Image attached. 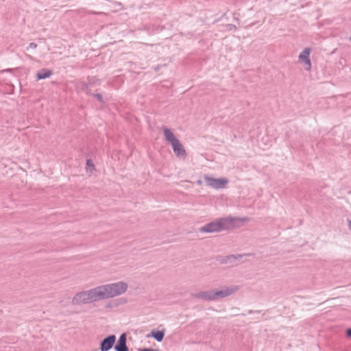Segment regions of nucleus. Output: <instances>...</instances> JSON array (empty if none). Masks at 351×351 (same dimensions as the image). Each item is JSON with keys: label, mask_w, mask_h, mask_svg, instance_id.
Segmentation results:
<instances>
[{"label": "nucleus", "mask_w": 351, "mask_h": 351, "mask_svg": "<svg viewBox=\"0 0 351 351\" xmlns=\"http://www.w3.org/2000/svg\"><path fill=\"white\" fill-rule=\"evenodd\" d=\"M241 221L239 219L224 218L208 223L201 228V230L206 232H218L223 230L232 229L239 226Z\"/></svg>", "instance_id": "nucleus-1"}, {"label": "nucleus", "mask_w": 351, "mask_h": 351, "mask_svg": "<svg viewBox=\"0 0 351 351\" xmlns=\"http://www.w3.org/2000/svg\"><path fill=\"white\" fill-rule=\"evenodd\" d=\"M105 285L108 298H113L124 293L128 287V284L122 281Z\"/></svg>", "instance_id": "nucleus-2"}, {"label": "nucleus", "mask_w": 351, "mask_h": 351, "mask_svg": "<svg viewBox=\"0 0 351 351\" xmlns=\"http://www.w3.org/2000/svg\"><path fill=\"white\" fill-rule=\"evenodd\" d=\"M89 291L93 302L109 298L105 285L90 289Z\"/></svg>", "instance_id": "nucleus-3"}, {"label": "nucleus", "mask_w": 351, "mask_h": 351, "mask_svg": "<svg viewBox=\"0 0 351 351\" xmlns=\"http://www.w3.org/2000/svg\"><path fill=\"white\" fill-rule=\"evenodd\" d=\"M206 184L215 189H223L228 183V180L226 178H214L208 176L204 177Z\"/></svg>", "instance_id": "nucleus-4"}, {"label": "nucleus", "mask_w": 351, "mask_h": 351, "mask_svg": "<svg viewBox=\"0 0 351 351\" xmlns=\"http://www.w3.org/2000/svg\"><path fill=\"white\" fill-rule=\"evenodd\" d=\"M90 291H82L77 293L73 298L72 302L74 304H81L92 302Z\"/></svg>", "instance_id": "nucleus-5"}, {"label": "nucleus", "mask_w": 351, "mask_h": 351, "mask_svg": "<svg viewBox=\"0 0 351 351\" xmlns=\"http://www.w3.org/2000/svg\"><path fill=\"white\" fill-rule=\"evenodd\" d=\"M311 49L309 48H305L299 55V61L302 64H304V69L306 71L311 69V62L310 60Z\"/></svg>", "instance_id": "nucleus-6"}, {"label": "nucleus", "mask_w": 351, "mask_h": 351, "mask_svg": "<svg viewBox=\"0 0 351 351\" xmlns=\"http://www.w3.org/2000/svg\"><path fill=\"white\" fill-rule=\"evenodd\" d=\"M116 340L114 335H110L104 339L101 343V351H108L114 345Z\"/></svg>", "instance_id": "nucleus-7"}, {"label": "nucleus", "mask_w": 351, "mask_h": 351, "mask_svg": "<svg viewBox=\"0 0 351 351\" xmlns=\"http://www.w3.org/2000/svg\"><path fill=\"white\" fill-rule=\"evenodd\" d=\"M232 293V291L228 289H225L219 291H216L214 293L209 294L208 295H205L204 298L209 300H214L218 298H223L230 295Z\"/></svg>", "instance_id": "nucleus-8"}, {"label": "nucleus", "mask_w": 351, "mask_h": 351, "mask_svg": "<svg viewBox=\"0 0 351 351\" xmlns=\"http://www.w3.org/2000/svg\"><path fill=\"white\" fill-rule=\"evenodd\" d=\"M116 351H128V348L126 346V335L122 334L119 339L117 345L114 346Z\"/></svg>", "instance_id": "nucleus-9"}, {"label": "nucleus", "mask_w": 351, "mask_h": 351, "mask_svg": "<svg viewBox=\"0 0 351 351\" xmlns=\"http://www.w3.org/2000/svg\"><path fill=\"white\" fill-rule=\"evenodd\" d=\"M174 153L178 156H184L186 154L185 149L183 147V145L181 144L180 141L178 140L174 143L171 145Z\"/></svg>", "instance_id": "nucleus-10"}, {"label": "nucleus", "mask_w": 351, "mask_h": 351, "mask_svg": "<svg viewBox=\"0 0 351 351\" xmlns=\"http://www.w3.org/2000/svg\"><path fill=\"white\" fill-rule=\"evenodd\" d=\"M163 130V133H164V135H165V139L171 144L172 145L173 143H174L176 141H177L178 139L176 137V136L174 135V134L173 133V132L171 130H170L169 129L167 128H164L162 129Z\"/></svg>", "instance_id": "nucleus-11"}, {"label": "nucleus", "mask_w": 351, "mask_h": 351, "mask_svg": "<svg viewBox=\"0 0 351 351\" xmlns=\"http://www.w3.org/2000/svg\"><path fill=\"white\" fill-rule=\"evenodd\" d=\"M52 74L50 70L43 69L37 73L36 77L38 80L45 79L49 77Z\"/></svg>", "instance_id": "nucleus-12"}, {"label": "nucleus", "mask_w": 351, "mask_h": 351, "mask_svg": "<svg viewBox=\"0 0 351 351\" xmlns=\"http://www.w3.org/2000/svg\"><path fill=\"white\" fill-rule=\"evenodd\" d=\"M164 332L163 331H157V332H152L147 337L152 336L154 337L158 341H161L164 337Z\"/></svg>", "instance_id": "nucleus-13"}, {"label": "nucleus", "mask_w": 351, "mask_h": 351, "mask_svg": "<svg viewBox=\"0 0 351 351\" xmlns=\"http://www.w3.org/2000/svg\"><path fill=\"white\" fill-rule=\"evenodd\" d=\"M36 47H37V45L34 43H31L29 45V48H30V49H36Z\"/></svg>", "instance_id": "nucleus-14"}, {"label": "nucleus", "mask_w": 351, "mask_h": 351, "mask_svg": "<svg viewBox=\"0 0 351 351\" xmlns=\"http://www.w3.org/2000/svg\"><path fill=\"white\" fill-rule=\"evenodd\" d=\"M86 165H87V166L93 167V165L92 162L90 160H87Z\"/></svg>", "instance_id": "nucleus-15"}, {"label": "nucleus", "mask_w": 351, "mask_h": 351, "mask_svg": "<svg viewBox=\"0 0 351 351\" xmlns=\"http://www.w3.org/2000/svg\"><path fill=\"white\" fill-rule=\"evenodd\" d=\"M347 335L351 337V328L347 330Z\"/></svg>", "instance_id": "nucleus-16"}, {"label": "nucleus", "mask_w": 351, "mask_h": 351, "mask_svg": "<svg viewBox=\"0 0 351 351\" xmlns=\"http://www.w3.org/2000/svg\"><path fill=\"white\" fill-rule=\"evenodd\" d=\"M97 97L99 100H101V96L100 95H97Z\"/></svg>", "instance_id": "nucleus-17"}]
</instances>
